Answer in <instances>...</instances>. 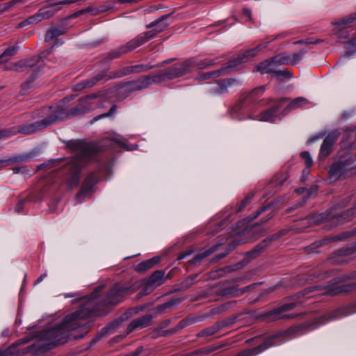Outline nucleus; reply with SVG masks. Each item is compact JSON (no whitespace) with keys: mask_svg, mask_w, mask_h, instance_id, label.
I'll list each match as a JSON object with an SVG mask.
<instances>
[{"mask_svg":"<svg viewBox=\"0 0 356 356\" xmlns=\"http://www.w3.org/2000/svg\"><path fill=\"white\" fill-rule=\"evenodd\" d=\"M102 289L103 286L97 287L90 294V300L76 312L67 315L60 325L40 332L35 342L28 347L26 351H44L66 343L70 337L76 340L82 339L89 332L90 325L88 323L83 324L81 321L92 316L100 315L108 306L120 302L124 295L131 290V286L127 284H115L99 302L97 297Z\"/></svg>","mask_w":356,"mask_h":356,"instance_id":"f257e3e1","label":"nucleus"},{"mask_svg":"<svg viewBox=\"0 0 356 356\" xmlns=\"http://www.w3.org/2000/svg\"><path fill=\"white\" fill-rule=\"evenodd\" d=\"M70 149L77 152V155L65 166V174L63 181L69 187L76 186L80 181L82 167L92 160L99 151V147L95 143H86L83 140H70L67 145Z\"/></svg>","mask_w":356,"mask_h":356,"instance_id":"f03ea898","label":"nucleus"},{"mask_svg":"<svg viewBox=\"0 0 356 356\" xmlns=\"http://www.w3.org/2000/svg\"><path fill=\"white\" fill-rule=\"evenodd\" d=\"M99 96V94H92L79 99L77 104L70 109H65L63 105L50 107L54 122H58L75 116L87 113L95 109V106L90 102Z\"/></svg>","mask_w":356,"mask_h":356,"instance_id":"7ed1b4c3","label":"nucleus"},{"mask_svg":"<svg viewBox=\"0 0 356 356\" xmlns=\"http://www.w3.org/2000/svg\"><path fill=\"white\" fill-rule=\"evenodd\" d=\"M355 278H356V273H353L348 276H343L341 278H334L327 282L326 285L318 284L305 289L302 294L305 295L313 291H321V294L330 296H335L341 293H348L356 289V282L342 285H337V284Z\"/></svg>","mask_w":356,"mask_h":356,"instance_id":"20e7f679","label":"nucleus"},{"mask_svg":"<svg viewBox=\"0 0 356 356\" xmlns=\"http://www.w3.org/2000/svg\"><path fill=\"white\" fill-rule=\"evenodd\" d=\"M74 1L73 0H63L57 2H51L47 6L40 8L35 15L19 23L17 27H24L26 25L36 24L44 19H49L60 10L63 6H69Z\"/></svg>","mask_w":356,"mask_h":356,"instance_id":"39448f33","label":"nucleus"},{"mask_svg":"<svg viewBox=\"0 0 356 356\" xmlns=\"http://www.w3.org/2000/svg\"><path fill=\"white\" fill-rule=\"evenodd\" d=\"M338 156L339 158L330 165L329 170L330 178L334 181L353 169L356 161V154L355 155L348 154L344 156L339 154Z\"/></svg>","mask_w":356,"mask_h":356,"instance_id":"423d86ee","label":"nucleus"},{"mask_svg":"<svg viewBox=\"0 0 356 356\" xmlns=\"http://www.w3.org/2000/svg\"><path fill=\"white\" fill-rule=\"evenodd\" d=\"M194 65L193 59L177 63L168 68L160 70L159 72V76L162 82L182 77L193 72Z\"/></svg>","mask_w":356,"mask_h":356,"instance_id":"0eeeda50","label":"nucleus"},{"mask_svg":"<svg viewBox=\"0 0 356 356\" xmlns=\"http://www.w3.org/2000/svg\"><path fill=\"white\" fill-rule=\"evenodd\" d=\"M303 327L304 325H300L296 327H291V329H289L284 332L278 333L266 337L263 340V341L258 346L252 348L243 350V351L238 353L236 356H256L263 353L264 351L270 348L271 346L277 345V343L275 342V341L280 338L281 337L289 334L291 333L297 332L299 330H300Z\"/></svg>","mask_w":356,"mask_h":356,"instance_id":"6e6552de","label":"nucleus"},{"mask_svg":"<svg viewBox=\"0 0 356 356\" xmlns=\"http://www.w3.org/2000/svg\"><path fill=\"white\" fill-rule=\"evenodd\" d=\"M54 123L51 114L46 117L43 120L30 124H22L19 126L17 129L13 127L10 129H4L0 131V139H4L16 134L18 132L24 134H31L37 130L46 128L50 124Z\"/></svg>","mask_w":356,"mask_h":356,"instance_id":"1a4fd4ad","label":"nucleus"},{"mask_svg":"<svg viewBox=\"0 0 356 356\" xmlns=\"http://www.w3.org/2000/svg\"><path fill=\"white\" fill-rule=\"evenodd\" d=\"M131 74H132L131 66H125L118 70H114L111 72L109 74V75L107 74L106 71H102L94 77L83 81L82 82L76 84V90H81L83 88L92 87L93 86L97 84L99 81L104 79H106V80L118 79Z\"/></svg>","mask_w":356,"mask_h":356,"instance_id":"9d476101","label":"nucleus"},{"mask_svg":"<svg viewBox=\"0 0 356 356\" xmlns=\"http://www.w3.org/2000/svg\"><path fill=\"white\" fill-rule=\"evenodd\" d=\"M289 100L288 97H282L277 99H270L273 105L268 109L261 112L257 120L264 122H274L277 118L282 115L281 108Z\"/></svg>","mask_w":356,"mask_h":356,"instance_id":"9b49d317","label":"nucleus"},{"mask_svg":"<svg viewBox=\"0 0 356 356\" xmlns=\"http://www.w3.org/2000/svg\"><path fill=\"white\" fill-rule=\"evenodd\" d=\"M286 233V230H281L264 239L253 249L246 252L245 259H247V262L259 256L273 242L280 239L282 236L285 235Z\"/></svg>","mask_w":356,"mask_h":356,"instance_id":"f8f14e48","label":"nucleus"},{"mask_svg":"<svg viewBox=\"0 0 356 356\" xmlns=\"http://www.w3.org/2000/svg\"><path fill=\"white\" fill-rule=\"evenodd\" d=\"M171 323L170 319H166L159 323L158 327L155 329L154 333L156 337H170L172 336L184 327H186L189 323V321L188 319H183L179 322V323L174 327L173 328L169 330H164Z\"/></svg>","mask_w":356,"mask_h":356,"instance_id":"ddd939ff","label":"nucleus"},{"mask_svg":"<svg viewBox=\"0 0 356 356\" xmlns=\"http://www.w3.org/2000/svg\"><path fill=\"white\" fill-rule=\"evenodd\" d=\"M294 303H287L269 311L262 315V317L267 321H274L284 318H293L296 316L292 314H284V313L291 310L295 307Z\"/></svg>","mask_w":356,"mask_h":356,"instance_id":"4468645a","label":"nucleus"},{"mask_svg":"<svg viewBox=\"0 0 356 356\" xmlns=\"http://www.w3.org/2000/svg\"><path fill=\"white\" fill-rule=\"evenodd\" d=\"M169 15H163L161 17L147 25V28L150 29L154 27V29L141 33L145 42L154 38L158 33L162 32L167 28L168 24L164 22V20L169 17Z\"/></svg>","mask_w":356,"mask_h":356,"instance_id":"2eb2a0df","label":"nucleus"},{"mask_svg":"<svg viewBox=\"0 0 356 356\" xmlns=\"http://www.w3.org/2000/svg\"><path fill=\"white\" fill-rule=\"evenodd\" d=\"M356 313V301L348 305L341 307L332 312H330L321 317L323 322H327L331 320L340 318Z\"/></svg>","mask_w":356,"mask_h":356,"instance_id":"dca6fc26","label":"nucleus"},{"mask_svg":"<svg viewBox=\"0 0 356 356\" xmlns=\"http://www.w3.org/2000/svg\"><path fill=\"white\" fill-rule=\"evenodd\" d=\"M341 133L339 130L336 129L330 133L325 138L321 145L319 158L321 159H325L329 156L333 151V145L339 138Z\"/></svg>","mask_w":356,"mask_h":356,"instance_id":"f3484780","label":"nucleus"},{"mask_svg":"<svg viewBox=\"0 0 356 356\" xmlns=\"http://www.w3.org/2000/svg\"><path fill=\"white\" fill-rule=\"evenodd\" d=\"M236 317L230 318L221 321L216 322L210 327H206L198 332L196 336L197 337H207L212 336L221 330L222 328L233 324L236 321Z\"/></svg>","mask_w":356,"mask_h":356,"instance_id":"a211bd4d","label":"nucleus"},{"mask_svg":"<svg viewBox=\"0 0 356 356\" xmlns=\"http://www.w3.org/2000/svg\"><path fill=\"white\" fill-rule=\"evenodd\" d=\"M40 60V56H33L28 59L21 60L15 63H13L9 67H6V69L17 72H24L28 68L35 67L39 63Z\"/></svg>","mask_w":356,"mask_h":356,"instance_id":"6ab92c4d","label":"nucleus"},{"mask_svg":"<svg viewBox=\"0 0 356 356\" xmlns=\"http://www.w3.org/2000/svg\"><path fill=\"white\" fill-rule=\"evenodd\" d=\"M153 316L151 314H146L132 321L127 326V333H131L136 329L145 328L151 325Z\"/></svg>","mask_w":356,"mask_h":356,"instance_id":"aec40b11","label":"nucleus"},{"mask_svg":"<svg viewBox=\"0 0 356 356\" xmlns=\"http://www.w3.org/2000/svg\"><path fill=\"white\" fill-rule=\"evenodd\" d=\"M309 104V101L303 97H299L291 100L288 104L282 111V115L284 116L293 111L298 108H301L304 106H307Z\"/></svg>","mask_w":356,"mask_h":356,"instance_id":"412c9836","label":"nucleus"},{"mask_svg":"<svg viewBox=\"0 0 356 356\" xmlns=\"http://www.w3.org/2000/svg\"><path fill=\"white\" fill-rule=\"evenodd\" d=\"M136 81H137L139 89L140 90L147 88L152 84L159 83L162 82L161 79L159 76V72L155 74L143 76L138 79Z\"/></svg>","mask_w":356,"mask_h":356,"instance_id":"4be33fe9","label":"nucleus"},{"mask_svg":"<svg viewBox=\"0 0 356 356\" xmlns=\"http://www.w3.org/2000/svg\"><path fill=\"white\" fill-rule=\"evenodd\" d=\"M237 83H238V81L232 78L220 80L216 86L210 89V91L215 95L223 94L227 91L229 87Z\"/></svg>","mask_w":356,"mask_h":356,"instance_id":"5701e85b","label":"nucleus"},{"mask_svg":"<svg viewBox=\"0 0 356 356\" xmlns=\"http://www.w3.org/2000/svg\"><path fill=\"white\" fill-rule=\"evenodd\" d=\"M97 183V177L95 173L92 172L89 174L87 177L83 181L80 191L76 194V197L78 198L80 196L86 195L88 193H90L94 186V185Z\"/></svg>","mask_w":356,"mask_h":356,"instance_id":"b1692460","label":"nucleus"},{"mask_svg":"<svg viewBox=\"0 0 356 356\" xmlns=\"http://www.w3.org/2000/svg\"><path fill=\"white\" fill-rule=\"evenodd\" d=\"M159 261V257H154L149 259H147L139 263L138 265L135 266V270L139 273H145L147 270L152 268L155 264H158Z\"/></svg>","mask_w":356,"mask_h":356,"instance_id":"393cba45","label":"nucleus"},{"mask_svg":"<svg viewBox=\"0 0 356 356\" xmlns=\"http://www.w3.org/2000/svg\"><path fill=\"white\" fill-rule=\"evenodd\" d=\"M245 62L246 60L243 56V54H240L237 58L227 63L225 66L222 67V69H225V74H226L232 71L238 70V66Z\"/></svg>","mask_w":356,"mask_h":356,"instance_id":"a878e982","label":"nucleus"},{"mask_svg":"<svg viewBox=\"0 0 356 356\" xmlns=\"http://www.w3.org/2000/svg\"><path fill=\"white\" fill-rule=\"evenodd\" d=\"M229 343L227 342L221 343L219 345H211L207 347H203L200 349L195 350V351L191 353V355H209L214 351H216L222 348H224L228 346Z\"/></svg>","mask_w":356,"mask_h":356,"instance_id":"bb28decb","label":"nucleus"},{"mask_svg":"<svg viewBox=\"0 0 356 356\" xmlns=\"http://www.w3.org/2000/svg\"><path fill=\"white\" fill-rule=\"evenodd\" d=\"M145 43V42L143 38L142 37L141 34H140L123 45L125 51L129 53L144 44Z\"/></svg>","mask_w":356,"mask_h":356,"instance_id":"cd10ccee","label":"nucleus"},{"mask_svg":"<svg viewBox=\"0 0 356 356\" xmlns=\"http://www.w3.org/2000/svg\"><path fill=\"white\" fill-rule=\"evenodd\" d=\"M164 281V272L162 270H156L153 273L147 280V284L149 286H158L161 285Z\"/></svg>","mask_w":356,"mask_h":356,"instance_id":"c85d7f7f","label":"nucleus"},{"mask_svg":"<svg viewBox=\"0 0 356 356\" xmlns=\"http://www.w3.org/2000/svg\"><path fill=\"white\" fill-rule=\"evenodd\" d=\"M216 248L217 245L208 250H202L200 252L196 254L194 257L189 261V262L195 265L199 264L202 261V259L213 253L216 250Z\"/></svg>","mask_w":356,"mask_h":356,"instance_id":"c756f323","label":"nucleus"},{"mask_svg":"<svg viewBox=\"0 0 356 356\" xmlns=\"http://www.w3.org/2000/svg\"><path fill=\"white\" fill-rule=\"evenodd\" d=\"M127 54V51L124 49V45H121L115 49H113L109 52L105 54L103 60L105 62H108L112 60L116 59L122 56L123 54Z\"/></svg>","mask_w":356,"mask_h":356,"instance_id":"7c9ffc66","label":"nucleus"},{"mask_svg":"<svg viewBox=\"0 0 356 356\" xmlns=\"http://www.w3.org/2000/svg\"><path fill=\"white\" fill-rule=\"evenodd\" d=\"M274 65H275L272 57L258 64L256 71L261 74H271L273 70L272 67Z\"/></svg>","mask_w":356,"mask_h":356,"instance_id":"2f4dec72","label":"nucleus"},{"mask_svg":"<svg viewBox=\"0 0 356 356\" xmlns=\"http://www.w3.org/2000/svg\"><path fill=\"white\" fill-rule=\"evenodd\" d=\"M266 90V86H260L254 88L249 93L244 95L243 101L249 99L251 102H255L263 95Z\"/></svg>","mask_w":356,"mask_h":356,"instance_id":"473e14b6","label":"nucleus"},{"mask_svg":"<svg viewBox=\"0 0 356 356\" xmlns=\"http://www.w3.org/2000/svg\"><path fill=\"white\" fill-rule=\"evenodd\" d=\"M35 156L34 152L25 153L15 155L8 158V161L12 164L30 161Z\"/></svg>","mask_w":356,"mask_h":356,"instance_id":"72a5a7b5","label":"nucleus"},{"mask_svg":"<svg viewBox=\"0 0 356 356\" xmlns=\"http://www.w3.org/2000/svg\"><path fill=\"white\" fill-rule=\"evenodd\" d=\"M18 49L19 47L17 45L8 47V48H6L4 50V51L0 55V65L7 62L10 57H12L17 53Z\"/></svg>","mask_w":356,"mask_h":356,"instance_id":"f704fd0d","label":"nucleus"},{"mask_svg":"<svg viewBox=\"0 0 356 356\" xmlns=\"http://www.w3.org/2000/svg\"><path fill=\"white\" fill-rule=\"evenodd\" d=\"M275 65H291V55L282 53L273 57Z\"/></svg>","mask_w":356,"mask_h":356,"instance_id":"c9c22d12","label":"nucleus"},{"mask_svg":"<svg viewBox=\"0 0 356 356\" xmlns=\"http://www.w3.org/2000/svg\"><path fill=\"white\" fill-rule=\"evenodd\" d=\"M64 33L65 30L63 29L56 27L51 28L47 31L44 40L46 42H50Z\"/></svg>","mask_w":356,"mask_h":356,"instance_id":"e433bc0d","label":"nucleus"},{"mask_svg":"<svg viewBox=\"0 0 356 356\" xmlns=\"http://www.w3.org/2000/svg\"><path fill=\"white\" fill-rule=\"evenodd\" d=\"M356 20V12L345 17L342 19L335 20L332 22L333 25L341 26L343 25L344 27H348Z\"/></svg>","mask_w":356,"mask_h":356,"instance_id":"4c0bfd02","label":"nucleus"},{"mask_svg":"<svg viewBox=\"0 0 356 356\" xmlns=\"http://www.w3.org/2000/svg\"><path fill=\"white\" fill-rule=\"evenodd\" d=\"M225 74V69H222V67L219 70H214L210 72L203 73L200 74L197 79L200 81L209 79L213 77H219L222 75Z\"/></svg>","mask_w":356,"mask_h":356,"instance_id":"58836bf2","label":"nucleus"},{"mask_svg":"<svg viewBox=\"0 0 356 356\" xmlns=\"http://www.w3.org/2000/svg\"><path fill=\"white\" fill-rule=\"evenodd\" d=\"M108 8L109 7L106 6H102L99 8L89 6L85 9L79 10L76 15H79L85 13H91L93 15H97L99 13L106 11Z\"/></svg>","mask_w":356,"mask_h":356,"instance_id":"ea45409f","label":"nucleus"},{"mask_svg":"<svg viewBox=\"0 0 356 356\" xmlns=\"http://www.w3.org/2000/svg\"><path fill=\"white\" fill-rule=\"evenodd\" d=\"M107 145L111 146L113 148H123L125 149H128V147H127V144L125 142L120 138H108L107 140Z\"/></svg>","mask_w":356,"mask_h":356,"instance_id":"a19ab883","label":"nucleus"},{"mask_svg":"<svg viewBox=\"0 0 356 356\" xmlns=\"http://www.w3.org/2000/svg\"><path fill=\"white\" fill-rule=\"evenodd\" d=\"M26 1L27 0H11L8 2L0 4V13L6 12L11 8L17 5L24 4Z\"/></svg>","mask_w":356,"mask_h":356,"instance_id":"79ce46f5","label":"nucleus"},{"mask_svg":"<svg viewBox=\"0 0 356 356\" xmlns=\"http://www.w3.org/2000/svg\"><path fill=\"white\" fill-rule=\"evenodd\" d=\"M38 71L34 70L27 80L21 86L23 93H26L30 88V85L34 82L38 77Z\"/></svg>","mask_w":356,"mask_h":356,"instance_id":"37998d69","label":"nucleus"},{"mask_svg":"<svg viewBox=\"0 0 356 356\" xmlns=\"http://www.w3.org/2000/svg\"><path fill=\"white\" fill-rule=\"evenodd\" d=\"M217 60H218V58H215V59H205V60L200 61V62H197V61L193 60V63L195 64L194 65V70L196 69V68H199V69L207 68V67H209L211 65H214Z\"/></svg>","mask_w":356,"mask_h":356,"instance_id":"c03bdc74","label":"nucleus"},{"mask_svg":"<svg viewBox=\"0 0 356 356\" xmlns=\"http://www.w3.org/2000/svg\"><path fill=\"white\" fill-rule=\"evenodd\" d=\"M131 72L132 74H138L143 72H147L151 69H153L155 67L154 65L147 64V65H131Z\"/></svg>","mask_w":356,"mask_h":356,"instance_id":"a18cd8bd","label":"nucleus"},{"mask_svg":"<svg viewBox=\"0 0 356 356\" xmlns=\"http://www.w3.org/2000/svg\"><path fill=\"white\" fill-rule=\"evenodd\" d=\"M124 87H127V95H130L133 92L140 90L136 80L124 83Z\"/></svg>","mask_w":356,"mask_h":356,"instance_id":"49530a36","label":"nucleus"},{"mask_svg":"<svg viewBox=\"0 0 356 356\" xmlns=\"http://www.w3.org/2000/svg\"><path fill=\"white\" fill-rule=\"evenodd\" d=\"M273 76H275L278 79L282 80L283 78L291 79L292 77L289 71L285 70H274L271 72Z\"/></svg>","mask_w":356,"mask_h":356,"instance_id":"de8ad7c7","label":"nucleus"},{"mask_svg":"<svg viewBox=\"0 0 356 356\" xmlns=\"http://www.w3.org/2000/svg\"><path fill=\"white\" fill-rule=\"evenodd\" d=\"M305 54L306 51L302 49L298 52L294 53L293 55H291V65H295L300 63Z\"/></svg>","mask_w":356,"mask_h":356,"instance_id":"09e8293b","label":"nucleus"},{"mask_svg":"<svg viewBox=\"0 0 356 356\" xmlns=\"http://www.w3.org/2000/svg\"><path fill=\"white\" fill-rule=\"evenodd\" d=\"M289 173L287 172L278 174L275 177V184L276 186L282 185L289 178Z\"/></svg>","mask_w":356,"mask_h":356,"instance_id":"8fccbe9b","label":"nucleus"},{"mask_svg":"<svg viewBox=\"0 0 356 356\" xmlns=\"http://www.w3.org/2000/svg\"><path fill=\"white\" fill-rule=\"evenodd\" d=\"M254 196V193H250L241 202L238 208L236 210V212H240L248 204L250 200Z\"/></svg>","mask_w":356,"mask_h":356,"instance_id":"3c124183","label":"nucleus"},{"mask_svg":"<svg viewBox=\"0 0 356 356\" xmlns=\"http://www.w3.org/2000/svg\"><path fill=\"white\" fill-rule=\"evenodd\" d=\"M116 108H117V107L115 105L112 106L111 108H110V110L108 111V112L102 114V115H99L94 118V119L92 120V122H96V121L99 120V119H102L104 118L110 117L113 113H114L115 112Z\"/></svg>","mask_w":356,"mask_h":356,"instance_id":"603ef678","label":"nucleus"},{"mask_svg":"<svg viewBox=\"0 0 356 356\" xmlns=\"http://www.w3.org/2000/svg\"><path fill=\"white\" fill-rule=\"evenodd\" d=\"M177 303V300H171L164 304L160 305L156 307L157 311L161 312L167 308L171 307Z\"/></svg>","mask_w":356,"mask_h":356,"instance_id":"864d4df0","label":"nucleus"},{"mask_svg":"<svg viewBox=\"0 0 356 356\" xmlns=\"http://www.w3.org/2000/svg\"><path fill=\"white\" fill-rule=\"evenodd\" d=\"M258 50L256 49V47L248 49L244 53H243V56L245 58L246 61L249 58L254 57L258 54Z\"/></svg>","mask_w":356,"mask_h":356,"instance_id":"5fc2aeb1","label":"nucleus"},{"mask_svg":"<svg viewBox=\"0 0 356 356\" xmlns=\"http://www.w3.org/2000/svg\"><path fill=\"white\" fill-rule=\"evenodd\" d=\"M301 157L302 158V159L305 160V165H307V167L309 168L310 166H312L313 161L308 152H302L301 153Z\"/></svg>","mask_w":356,"mask_h":356,"instance_id":"6e6d98bb","label":"nucleus"},{"mask_svg":"<svg viewBox=\"0 0 356 356\" xmlns=\"http://www.w3.org/2000/svg\"><path fill=\"white\" fill-rule=\"evenodd\" d=\"M27 201L26 199H21L18 201L17 204H16L15 207V211L17 213H23L24 211V205L25 204L26 202Z\"/></svg>","mask_w":356,"mask_h":356,"instance_id":"4d7b16f0","label":"nucleus"},{"mask_svg":"<svg viewBox=\"0 0 356 356\" xmlns=\"http://www.w3.org/2000/svg\"><path fill=\"white\" fill-rule=\"evenodd\" d=\"M118 88L122 90L118 95L120 99H124L129 95H127V87H124V83L119 85Z\"/></svg>","mask_w":356,"mask_h":356,"instance_id":"13d9d810","label":"nucleus"},{"mask_svg":"<svg viewBox=\"0 0 356 356\" xmlns=\"http://www.w3.org/2000/svg\"><path fill=\"white\" fill-rule=\"evenodd\" d=\"M236 305V301L232 300V301H228L224 304H222L221 306H222V310L224 312H226V311L233 308L234 307H235Z\"/></svg>","mask_w":356,"mask_h":356,"instance_id":"bf43d9fd","label":"nucleus"},{"mask_svg":"<svg viewBox=\"0 0 356 356\" xmlns=\"http://www.w3.org/2000/svg\"><path fill=\"white\" fill-rule=\"evenodd\" d=\"M328 241H329L328 239H324V240H322V241H316V242L312 243L309 248L311 250H314L315 249H316V248L322 246L323 245L325 244Z\"/></svg>","mask_w":356,"mask_h":356,"instance_id":"052dcab7","label":"nucleus"},{"mask_svg":"<svg viewBox=\"0 0 356 356\" xmlns=\"http://www.w3.org/2000/svg\"><path fill=\"white\" fill-rule=\"evenodd\" d=\"M325 136V134H323V133H320L316 136H314L312 137H311L308 140H307V143L308 144H312L314 142H316V140H319V139H321L322 138H323V136Z\"/></svg>","mask_w":356,"mask_h":356,"instance_id":"680f3d73","label":"nucleus"},{"mask_svg":"<svg viewBox=\"0 0 356 356\" xmlns=\"http://www.w3.org/2000/svg\"><path fill=\"white\" fill-rule=\"evenodd\" d=\"M317 191V187L316 186H312L309 189L305 188V195L306 197L308 198L313 194H315Z\"/></svg>","mask_w":356,"mask_h":356,"instance_id":"e2e57ef3","label":"nucleus"},{"mask_svg":"<svg viewBox=\"0 0 356 356\" xmlns=\"http://www.w3.org/2000/svg\"><path fill=\"white\" fill-rule=\"evenodd\" d=\"M222 294L229 297H234V287H228L222 291Z\"/></svg>","mask_w":356,"mask_h":356,"instance_id":"0e129e2a","label":"nucleus"},{"mask_svg":"<svg viewBox=\"0 0 356 356\" xmlns=\"http://www.w3.org/2000/svg\"><path fill=\"white\" fill-rule=\"evenodd\" d=\"M197 277V275H192L191 277H188L186 281H185V286L186 287H189L191 286L193 284V281Z\"/></svg>","mask_w":356,"mask_h":356,"instance_id":"69168bd1","label":"nucleus"},{"mask_svg":"<svg viewBox=\"0 0 356 356\" xmlns=\"http://www.w3.org/2000/svg\"><path fill=\"white\" fill-rule=\"evenodd\" d=\"M12 170L15 174L26 173L28 172L25 167H15L12 168Z\"/></svg>","mask_w":356,"mask_h":356,"instance_id":"338daca9","label":"nucleus"},{"mask_svg":"<svg viewBox=\"0 0 356 356\" xmlns=\"http://www.w3.org/2000/svg\"><path fill=\"white\" fill-rule=\"evenodd\" d=\"M270 207V205L267 206H263L260 207L256 212L255 215L254 216V218L258 217L261 213L266 211Z\"/></svg>","mask_w":356,"mask_h":356,"instance_id":"774afa93","label":"nucleus"}]
</instances>
